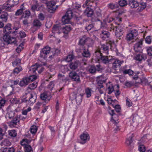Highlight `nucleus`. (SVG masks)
<instances>
[{"mask_svg":"<svg viewBox=\"0 0 152 152\" xmlns=\"http://www.w3.org/2000/svg\"><path fill=\"white\" fill-rule=\"evenodd\" d=\"M39 67H36V68L31 69V67H30L28 68V72H29V73H32L33 74L30 75L29 76L24 77L22 80L20 81L19 85L21 87L25 86L27 85L29 83L35 80L37 77V76L36 75L37 74L36 71H37L38 73L40 74L44 69V67H42L38 71Z\"/></svg>","mask_w":152,"mask_h":152,"instance_id":"nucleus-1","label":"nucleus"},{"mask_svg":"<svg viewBox=\"0 0 152 152\" xmlns=\"http://www.w3.org/2000/svg\"><path fill=\"white\" fill-rule=\"evenodd\" d=\"M42 2L45 3L48 9V11L50 13L54 12L58 8V6L57 5L56 7H53L56 3V0H42Z\"/></svg>","mask_w":152,"mask_h":152,"instance_id":"nucleus-2","label":"nucleus"},{"mask_svg":"<svg viewBox=\"0 0 152 152\" xmlns=\"http://www.w3.org/2000/svg\"><path fill=\"white\" fill-rule=\"evenodd\" d=\"M101 24V28H107L108 29L111 31L112 29H114L115 26L114 23V18H110L107 20L106 23L102 22L100 21Z\"/></svg>","mask_w":152,"mask_h":152,"instance_id":"nucleus-3","label":"nucleus"},{"mask_svg":"<svg viewBox=\"0 0 152 152\" xmlns=\"http://www.w3.org/2000/svg\"><path fill=\"white\" fill-rule=\"evenodd\" d=\"M114 29H112L113 31H115V35L117 37L120 39V38L124 33V26L122 24L119 25L117 26H115L114 27Z\"/></svg>","mask_w":152,"mask_h":152,"instance_id":"nucleus-4","label":"nucleus"},{"mask_svg":"<svg viewBox=\"0 0 152 152\" xmlns=\"http://www.w3.org/2000/svg\"><path fill=\"white\" fill-rule=\"evenodd\" d=\"M11 25L10 23L7 24L4 28V34H9L11 33L13 35H15L16 33L17 32L18 28H16L15 30L14 28L12 29L11 27Z\"/></svg>","mask_w":152,"mask_h":152,"instance_id":"nucleus-5","label":"nucleus"},{"mask_svg":"<svg viewBox=\"0 0 152 152\" xmlns=\"http://www.w3.org/2000/svg\"><path fill=\"white\" fill-rule=\"evenodd\" d=\"M137 35L138 31L137 30H130L129 31V33L126 34V39L127 41H130L137 36Z\"/></svg>","mask_w":152,"mask_h":152,"instance_id":"nucleus-6","label":"nucleus"},{"mask_svg":"<svg viewBox=\"0 0 152 152\" xmlns=\"http://www.w3.org/2000/svg\"><path fill=\"white\" fill-rule=\"evenodd\" d=\"M50 50V47L48 46L44 47L40 51V57L46 60L47 57L46 56L49 53Z\"/></svg>","mask_w":152,"mask_h":152,"instance_id":"nucleus-7","label":"nucleus"},{"mask_svg":"<svg viewBox=\"0 0 152 152\" xmlns=\"http://www.w3.org/2000/svg\"><path fill=\"white\" fill-rule=\"evenodd\" d=\"M72 16V12L71 11H68L63 16L61 20L64 24L68 23L71 18Z\"/></svg>","mask_w":152,"mask_h":152,"instance_id":"nucleus-8","label":"nucleus"},{"mask_svg":"<svg viewBox=\"0 0 152 152\" xmlns=\"http://www.w3.org/2000/svg\"><path fill=\"white\" fill-rule=\"evenodd\" d=\"M102 14H101V10L100 9L98 8L95 11V12L94 14V15L91 19V21L92 22H95L97 21H100V18L101 17Z\"/></svg>","mask_w":152,"mask_h":152,"instance_id":"nucleus-9","label":"nucleus"},{"mask_svg":"<svg viewBox=\"0 0 152 152\" xmlns=\"http://www.w3.org/2000/svg\"><path fill=\"white\" fill-rule=\"evenodd\" d=\"M7 96L10 99V101L11 104H20V100L17 99L15 96L13 94L12 92H10V94Z\"/></svg>","mask_w":152,"mask_h":152,"instance_id":"nucleus-10","label":"nucleus"},{"mask_svg":"<svg viewBox=\"0 0 152 152\" xmlns=\"http://www.w3.org/2000/svg\"><path fill=\"white\" fill-rule=\"evenodd\" d=\"M80 143L83 144L86 142L87 141H89L90 139V136L89 134L87 132L83 133L80 136Z\"/></svg>","mask_w":152,"mask_h":152,"instance_id":"nucleus-11","label":"nucleus"},{"mask_svg":"<svg viewBox=\"0 0 152 152\" xmlns=\"http://www.w3.org/2000/svg\"><path fill=\"white\" fill-rule=\"evenodd\" d=\"M110 107H108V112L112 116L111 118V121H113L115 123L117 124V122H116L117 121L118 119V116L117 115L115 114V113L114 110H111Z\"/></svg>","mask_w":152,"mask_h":152,"instance_id":"nucleus-12","label":"nucleus"},{"mask_svg":"<svg viewBox=\"0 0 152 152\" xmlns=\"http://www.w3.org/2000/svg\"><path fill=\"white\" fill-rule=\"evenodd\" d=\"M109 46L110 44H108L102 45L99 50L101 53H103L105 55H108L109 53Z\"/></svg>","mask_w":152,"mask_h":152,"instance_id":"nucleus-13","label":"nucleus"},{"mask_svg":"<svg viewBox=\"0 0 152 152\" xmlns=\"http://www.w3.org/2000/svg\"><path fill=\"white\" fill-rule=\"evenodd\" d=\"M142 41L140 40L138 42L136 43L134 46V49L136 52L141 53L142 51Z\"/></svg>","mask_w":152,"mask_h":152,"instance_id":"nucleus-14","label":"nucleus"},{"mask_svg":"<svg viewBox=\"0 0 152 152\" xmlns=\"http://www.w3.org/2000/svg\"><path fill=\"white\" fill-rule=\"evenodd\" d=\"M28 95V104H31L34 103L36 101V95L34 93H29Z\"/></svg>","mask_w":152,"mask_h":152,"instance_id":"nucleus-15","label":"nucleus"},{"mask_svg":"<svg viewBox=\"0 0 152 152\" xmlns=\"http://www.w3.org/2000/svg\"><path fill=\"white\" fill-rule=\"evenodd\" d=\"M111 64H113V66H120L124 63L123 61H121L118 59L111 58Z\"/></svg>","mask_w":152,"mask_h":152,"instance_id":"nucleus-16","label":"nucleus"},{"mask_svg":"<svg viewBox=\"0 0 152 152\" xmlns=\"http://www.w3.org/2000/svg\"><path fill=\"white\" fill-rule=\"evenodd\" d=\"M69 77L73 81L79 82L80 81V77L75 72H71L69 73Z\"/></svg>","mask_w":152,"mask_h":152,"instance_id":"nucleus-17","label":"nucleus"},{"mask_svg":"<svg viewBox=\"0 0 152 152\" xmlns=\"http://www.w3.org/2000/svg\"><path fill=\"white\" fill-rule=\"evenodd\" d=\"M20 119L18 118L16 116L15 118H13L12 120L8 123L9 126L11 127H14L17 125L19 123Z\"/></svg>","mask_w":152,"mask_h":152,"instance_id":"nucleus-18","label":"nucleus"},{"mask_svg":"<svg viewBox=\"0 0 152 152\" xmlns=\"http://www.w3.org/2000/svg\"><path fill=\"white\" fill-rule=\"evenodd\" d=\"M40 97L41 99L44 100L45 102L50 101L51 98L50 95H48L46 93H43L40 94Z\"/></svg>","mask_w":152,"mask_h":152,"instance_id":"nucleus-19","label":"nucleus"},{"mask_svg":"<svg viewBox=\"0 0 152 152\" xmlns=\"http://www.w3.org/2000/svg\"><path fill=\"white\" fill-rule=\"evenodd\" d=\"M90 67L88 71L91 73H94L96 72V71L99 72H101L102 71L104 70V69L103 67Z\"/></svg>","mask_w":152,"mask_h":152,"instance_id":"nucleus-20","label":"nucleus"},{"mask_svg":"<svg viewBox=\"0 0 152 152\" xmlns=\"http://www.w3.org/2000/svg\"><path fill=\"white\" fill-rule=\"evenodd\" d=\"M101 37L103 40H104L109 38L110 35V33L108 31H104V30L101 31Z\"/></svg>","mask_w":152,"mask_h":152,"instance_id":"nucleus-21","label":"nucleus"},{"mask_svg":"<svg viewBox=\"0 0 152 152\" xmlns=\"http://www.w3.org/2000/svg\"><path fill=\"white\" fill-rule=\"evenodd\" d=\"M88 37L85 35L80 37L78 42L79 45L83 46L86 44Z\"/></svg>","mask_w":152,"mask_h":152,"instance_id":"nucleus-22","label":"nucleus"},{"mask_svg":"<svg viewBox=\"0 0 152 152\" xmlns=\"http://www.w3.org/2000/svg\"><path fill=\"white\" fill-rule=\"evenodd\" d=\"M152 80V79L151 78H148V79H146L145 78H142V79H140V82H137V83H140L142 84H145V85H151V80Z\"/></svg>","mask_w":152,"mask_h":152,"instance_id":"nucleus-23","label":"nucleus"},{"mask_svg":"<svg viewBox=\"0 0 152 152\" xmlns=\"http://www.w3.org/2000/svg\"><path fill=\"white\" fill-rule=\"evenodd\" d=\"M62 27L58 25H55L54 26L52 29L53 33L54 34L57 33L59 34L60 33V31L62 29Z\"/></svg>","mask_w":152,"mask_h":152,"instance_id":"nucleus-24","label":"nucleus"},{"mask_svg":"<svg viewBox=\"0 0 152 152\" xmlns=\"http://www.w3.org/2000/svg\"><path fill=\"white\" fill-rule=\"evenodd\" d=\"M84 13L87 17H91L94 14V11L92 9L88 7L85 10Z\"/></svg>","mask_w":152,"mask_h":152,"instance_id":"nucleus-25","label":"nucleus"},{"mask_svg":"<svg viewBox=\"0 0 152 152\" xmlns=\"http://www.w3.org/2000/svg\"><path fill=\"white\" fill-rule=\"evenodd\" d=\"M58 77L59 80L63 82H66L69 80V77L60 73L58 75Z\"/></svg>","mask_w":152,"mask_h":152,"instance_id":"nucleus-26","label":"nucleus"},{"mask_svg":"<svg viewBox=\"0 0 152 152\" xmlns=\"http://www.w3.org/2000/svg\"><path fill=\"white\" fill-rule=\"evenodd\" d=\"M84 94H78L76 97H75V96H75L74 97L75 98V99L76 100V102L77 104H79L81 103L82 101V97Z\"/></svg>","mask_w":152,"mask_h":152,"instance_id":"nucleus-27","label":"nucleus"},{"mask_svg":"<svg viewBox=\"0 0 152 152\" xmlns=\"http://www.w3.org/2000/svg\"><path fill=\"white\" fill-rule=\"evenodd\" d=\"M8 5V4H4L0 8V14L1 13L2 11L3 10H6L10 11L13 5Z\"/></svg>","mask_w":152,"mask_h":152,"instance_id":"nucleus-28","label":"nucleus"},{"mask_svg":"<svg viewBox=\"0 0 152 152\" xmlns=\"http://www.w3.org/2000/svg\"><path fill=\"white\" fill-rule=\"evenodd\" d=\"M129 4L131 8H136L139 5V3L135 0H130L129 1Z\"/></svg>","mask_w":152,"mask_h":152,"instance_id":"nucleus-29","label":"nucleus"},{"mask_svg":"<svg viewBox=\"0 0 152 152\" xmlns=\"http://www.w3.org/2000/svg\"><path fill=\"white\" fill-rule=\"evenodd\" d=\"M102 63L104 64H111V58L109 59L108 56H103L101 59Z\"/></svg>","mask_w":152,"mask_h":152,"instance_id":"nucleus-30","label":"nucleus"},{"mask_svg":"<svg viewBox=\"0 0 152 152\" xmlns=\"http://www.w3.org/2000/svg\"><path fill=\"white\" fill-rule=\"evenodd\" d=\"M15 149L12 147L2 148L0 149V152H15Z\"/></svg>","mask_w":152,"mask_h":152,"instance_id":"nucleus-31","label":"nucleus"},{"mask_svg":"<svg viewBox=\"0 0 152 152\" xmlns=\"http://www.w3.org/2000/svg\"><path fill=\"white\" fill-rule=\"evenodd\" d=\"M63 32L65 34H68L69 32L72 29L70 25L66 26L65 27H62Z\"/></svg>","mask_w":152,"mask_h":152,"instance_id":"nucleus-32","label":"nucleus"},{"mask_svg":"<svg viewBox=\"0 0 152 152\" xmlns=\"http://www.w3.org/2000/svg\"><path fill=\"white\" fill-rule=\"evenodd\" d=\"M147 57L145 55H143L141 54H137L135 57V59L139 61H141L142 59L144 60L146 59Z\"/></svg>","mask_w":152,"mask_h":152,"instance_id":"nucleus-33","label":"nucleus"},{"mask_svg":"<svg viewBox=\"0 0 152 152\" xmlns=\"http://www.w3.org/2000/svg\"><path fill=\"white\" fill-rule=\"evenodd\" d=\"M25 9L24 7V4L23 3L22 4L20 7V9L18 10L15 13V15L16 16H19L22 14L23 11Z\"/></svg>","mask_w":152,"mask_h":152,"instance_id":"nucleus-34","label":"nucleus"},{"mask_svg":"<svg viewBox=\"0 0 152 152\" xmlns=\"http://www.w3.org/2000/svg\"><path fill=\"white\" fill-rule=\"evenodd\" d=\"M83 52L82 53V56L84 57L88 58L90 57L91 53L89 52L88 48L87 49L83 48Z\"/></svg>","mask_w":152,"mask_h":152,"instance_id":"nucleus-35","label":"nucleus"},{"mask_svg":"<svg viewBox=\"0 0 152 152\" xmlns=\"http://www.w3.org/2000/svg\"><path fill=\"white\" fill-rule=\"evenodd\" d=\"M33 25L34 26L39 28L41 26L42 24L40 21L37 19H35L33 22Z\"/></svg>","mask_w":152,"mask_h":152,"instance_id":"nucleus-36","label":"nucleus"},{"mask_svg":"<svg viewBox=\"0 0 152 152\" xmlns=\"http://www.w3.org/2000/svg\"><path fill=\"white\" fill-rule=\"evenodd\" d=\"M94 40L91 38L88 37L86 45H87L88 48L92 47L94 43Z\"/></svg>","mask_w":152,"mask_h":152,"instance_id":"nucleus-37","label":"nucleus"},{"mask_svg":"<svg viewBox=\"0 0 152 152\" xmlns=\"http://www.w3.org/2000/svg\"><path fill=\"white\" fill-rule=\"evenodd\" d=\"M8 15L7 12L2 13L1 15L0 18L3 22H7L8 18Z\"/></svg>","mask_w":152,"mask_h":152,"instance_id":"nucleus-38","label":"nucleus"},{"mask_svg":"<svg viewBox=\"0 0 152 152\" xmlns=\"http://www.w3.org/2000/svg\"><path fill=\"white\" fill-rule=\"evenodd\" d=\"M95 56L96 58V59L98 61L101 60L102 56H103L102 53L99 50L95 52Z\"/></svg>","mask_w":152,"mask_h":152,"instance_id":"nucleus-39","label":"nucleus"},{"mask_svg":"<svg viewBox=\"0 0 152 152\" xmlns=\"http://www.w3.org/2000/svg\"><path fill=\"white\" fill-rule=\"evenodd\" d=\"M134 137L133 134H132L129 137L127 138L126 141V143L128 145H131L133 142V138Z\"/></svg>","mask_w":152,"mask_h":152,"instance_id":"nucleus-40","label":"nucleus"},{"mask_svg":"<svg viewBox=\"0 0 152 152\" xmlns=\"http://www.w3.org/2000/svg\"><path fill=\"white\" fill-rule=\"evenodd\" d=\"M8 134L9 136L12 137H15L17 135V132L15 130H11L8 131Z\"/></svg>","mask_w":152,"mask_h":152,"instance_id":"nucleus-41","label":"nucleus"},{"mask_svg":"<svg viewBox=\"0 0 152 152\" xmlns=\"http://www.w3.org/2000/svg\"><path fill=\"white\" fill-rule=\"evenodd\" d=\"M17 112L16 110H14L9 111L7 114V115H8L9 118L10 119H11L14 117L15 115V112Z\"/></svg>","mask_w":152,"mask_h":152,"instance_id":"nucleus-42","label":"nucleus"},{"mask_svg":"<svg viewBox=\"0 0 152 152\" xmlns=\"http://www.w3.org/2000/svg\"><path fill=\"white\" fill-rule=\"evenodd\" d=\"M11 144V142L7 139H5L0 143L1 145L9 146Z\"/></svg>","mask_w":152,"mask_h":152,"instance_id":"nucleus-43","label":"nucleus"},{"mask_svg":"<svg viewBox=\"0 0 152 152\" xmlns=\"http://www.w3.org/2000/svg\"><path fill=\"white\" fill-rule=\"evenodd\" d=\"M108 8L111 10L114 9L118 7V5L117 3H110L108 4Z\"/></svg>","mask_w":152,"mask_h":152,"instance_id":"nucleus-44","label":"nucleus"},{"mask_svg":"<svg viewBox=\"0 0 152 152\" xmlns=\"http://www.w3.org/2000/svg\"><path fill=\"white\" fill-rule=\"evenodd\" d=\"M146 3L141 2L138 8V10L139 11H141L146 8Z\"/></svg>","mask_w":152,"mask_h":152,"instance_id":"nucleus-45","label":"nucleus"},{"mask_svg":"<svg viewBox=\"0 0 152 152\" xmlns=\"http://www.w3.org/2000/svg\"><path fill=\"white\" fill-rule=\"evenodd\" d=\"M80 62L78 60H75L69 64V66H78L80 65Z\"/></svg>","mask_w":152,"mask_h":152,"instance_id":"nucleus-46","label":"nucleus"},{"mask_svg":"<svg viewBox=\"0 0 152 152\" xmlns=\"http://www.w3.org/2000/svg\"><path fill=\"white\" fill-rule=\"evenodd\" d=\"M30 142L27 139H23L22 141H20V144L21 145L23 146L24 148L25 146L26 145H28V143Z\"/></svg>","mask_w":152,"mask_h":152,"instance_id":"nucleus-47","label":"nucleus"},{"mask_svg":"<svg viewBox=\"0 0 152 152\" xmlns=\"http://www.w3.org/2000/svg\"><path fill=\"white\" fill-rule=\"evenodd\" d=\"M122 21V19L121 18H119L117 17L115 18H114V25H121L120 23Z\"/></svg>","mask_w":152,"mask_h":152,"instance_id":"nucleus-48","label":"nucleus"},{"mask_svg":"<svg viewBox=\"0 0 152 152\" xmlns=\"http://www.w3.org/2000/svg\"><path fill=\"white\" fill-rule=\"evenodd\" d=\"M23 148L25 152H33L31 147L28 144L25 145Z\"/></svg>","mask_w":152,"mask_h":152,"instance_id":"nucleus-49","label":"nucleus"},{"mask_svg":"<svg viewBox=\"0 0 152 152\" xmlns=\"http://www.w3.org/2000/svg\"><path fill=\"white\" fill-rule=\"evenodd\" d=\"M47 66L45 62H42L40 61L39 63H37L34 65H32L31 66Z\"/></svg>","mask_w":152,"mask_h":152,"instance_id":"nucleus-50","label":"nucleus"},{"mask_svg":"<svg viewBox=\"0 0 152 152\" xmlns=\"http://www.w3.org/2000/svg\"><path fill=\"white\" fill-rule=\"evenodd\" d=\"M21 60L19 58L16 59L15 61L12 62V65L13 66H20L21 64Z\"/></svg>","mask_w":152,"mask_h":152,"instance_id":"nucleus-51","label":"nucleus"},{"mask_svg":"<svg viewBox=\"0 0 152 152\" xmlns=\"http://www.w3.org/2000/svg\"><path fill=\"white\" fill-rule=\"evenodd\" d=\"M91 89L87 88L85 89V93L86 94L87 98H89L91 96Z\"/></svg>","mask_w":152,"mask_h":152,"instance_id":"nucleus-52","label":"nucleus"},{"mask_svg":"<svg viewBox=\"0 0 152 152\" xmlns=\"http://www.w3.org/2000/svg\"><path fill=\"white\" fill-rule=\"evenodd\" d=\"M118 3L120 6L124 7L126 6L127 4V1L126 0H121L118 1Z\"/></svg>","mask_w":152,"mask_h":152,"instance_id":"nucleus-53","label":"nucleus"},{"mask_svg":"<svg viewBox=\"0 0 152 152\" xmlns=\"http://www.w3.org/2000/svg\"><path fill=\"white\" fill-rule=\"evenodd\" d=\"M10 36L7 35H4L3 36V39L7 44H9Z\"/></svg>","mask_w":152,"mask_h":152,"instance_id":"nucleus-54","label":"nucleus"},{"mask_svg":"<svg viewBox=\"0 0 152 152\" xmlns=\"http://www.w3.org/2000/svg\"><path fill=\"white\" fill-rule=\"evenodd\" d=\"M37 130V127L36 126H32L30 128V132L33 134H35Z\"/></svg>","mask_w":152,"mask_h":152,"instance_id":"nucleus-55","label":"nucleus"},{"mask_svg":"<svg viewBox=\"0 0 152 152\" xmlns=\"http://www.w3.org/2000/svg\"><path fill=\"white\" fill-rule=\"evenodd\" d=\"M6 100L3 98H1L0 99V109H2V107H4L6 103Z\"/></svg>","mask_w":152,"mask_h":152,"instance_id":"nucleus-56","label":"nucleus"},{"mask_svg":"<svg viewBox=\"0 0 152 152\" xmlns=\"http://www.w3.org/2000/svg\"><path fill=\"white\" fill-rule=\"evenodd\" d=\"M37 85V82H34L32 84H30L28 86V88L31 89L33 90L35 88Z\"/></svg>","mask_w":152,"mask_h":152,"instance_id":"nucleus-57","label":"nucleus"},{"mask_svg":"<svg viewBox=\"0 0 152 152\" xmlns=\"http://www.w3.org/2000/svg\"><path fill=\"white\" fill-rule=\"evenodd\" d=\"M133 71L130 69H126L123 71V73L124 75L129 74V75H132L134 73Z\"/></svg>","mask_w":152,"mask_h":152,"instance_id":"nucleus-58","label":"nucleus"},{"mask_svg":"<svg viewBox=\"0 0 152 152\" xmlns=\"http://www.w3.org/2000/svg\"><path fill=\"white\" fill-rule=\"evenodd\" d=\"M30 12L29 11L26 10L23 13L22 18H28L30 15Z\"/></svg>","mask_w":152,"mask_h":152,"instance_id":"nucleus-59","label":"nucleus"},{"mask_svg":"<svg viewBox=\"0 0 152 152\" xmlns=\"http://www.w3.org/2000/svg\"><path fill=\"white\" fill-rule=\"evenodd\" d=\"M94 27V25L92 23H88L87 24L86 26L85 27V29L87 31H90Z\"/></svg>","mask_w":152,"mask_h":152,"instance_id":"nucleus-60","label":"nucleus"},{"mask_svg":"<svg viewBox=\"0 0 152 152\" xmlns=\"http://www.w3.org/2000/svg\"><path fill=\"white\" fill-rule=\"evenodd\" d=\"M54 86V84L53 81L50 82L48 85L47 88L50 91H52Z\"/></svg>","mask_w":152,"mask_h":152,"instance_id":"nucleus-61","label":"nucleus"},{"mask_svg":"<svg viewBox=\"0 0 152 152\" xmlns=\"http://www.w3.org/2000/svg\"><path fill=\"white\" fill-rule=\"evenodd\" d=\"M22 70V67H16L13 70V73L14 74H18Z\"/></svg>","mask_w":152,"mask_h":152,"instance_id":"nucleus-62","label":"nucleus"},{"mask_svg":"<svg viewBox=\"0 0 152 152\" xmlns=\"http://www.w3.org/2000/svg\"><path fill=\"white\" fill-rule=\"evenodd\" d=\"M139 151L140 152H145L146 150L145 146L142 144H140L139 145Z\"/></svg>","mask_w":152,"mask_h":152,"instance_id":"nucleus-63","label":"nucleus"},{"mask_svg":"<svg viewBox=\"0 0 152 152\" xmlns=\"http://www.w3.org/2000/svg\"><path fill=\"white\" fill-rule=\"evenodd\" d=\"M74 58V56L72 55H69L67 56L65 61L68 62H70Z\"/></svg>","mask_w":152,"mask_h":152,"instance_id":"nucleus-64","label":"nucleus"}]
</instances>
